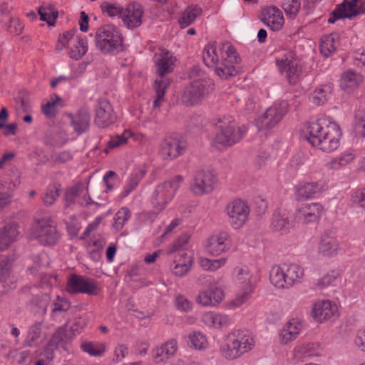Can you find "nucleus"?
<instances>
[{
    "label": "nucleus",
    "instance_id": "obj_41",
    "mask_svg": "<svg viewBox=\"0 0 365 365\" xmlns=\"http://www.w3.org/2000/svg\"><path fill=\"white\" fill-rule=\"evenodd\" d=\"M269 279L271 283L277 288H288L282 264L274 266L272 268L269 274Z\"/></svg>",
    "mask_w": 365,
    "mask_h": 365
},
{
    "label": "nucleus",
    "instance_id": "obj_50",
    "mask_svg": "<svg viewBox=\"0 0 365 365\" xmlns=\"http://www.w3.org/2000/svg\"><path fill=\"white\" fill-rule=\"evenodd\" d=\"M191 91H210L215 89V84L209 78H198L191 83Z\"/></svg>",
    "mask_w": 365,
    "mask_h": 365
},
{
    "label": "nucleus",
    "instance_id": "obj_17",
    "mask_svg": "<svg viewBox=\"0 0 365 365\" xmlns=\"http://www.w3.org/2000/svg\"><path fill=\"white\" fill-rule=\"evenodd\" d=\"M260 20L272 31H281L285 22L282 11L274 6L263 8L261 11Z\"/></svg>",
    "mask_w": 365,
    "mask_h": 365
},
{
    "label": "nucleus",
    "instance_id": "obj_30",
    "mask_svg": "<svg viewBox=\"0 0 365 365\" xmlns=\"http://www.w3.org/2000/svg\"><path fill=\"white\" fill-rule=\"evenodd\" d=\"M364 81L361 74L351 70L342 73L339 80V86L342 90H355Z\"/></svg>",
    "mask_w": 365,
    "mask_h": 365
},
{
    "label": "nucleus",
    "instance_id": "obj_22",
    "mask_svg": "<svg viewBox=\"0 0 365 365\" xmlns=\"http://www.w3.org/2000/svg\"><path fill=\"white\" fill-rule=\"evenodd\" d=\"M339 250V243L332 232L329 230L324 231L318 245L319 254L324 257H333L337 255Z\"/></svg>",
    "mask_w": 365,
    "mask_h": 365
},
{
    "label": "nucleus",
    "instance_id": "obj_11",
    "mask_svg": "<svg viewBox=\"0 0 365 365\" xmlns=\"http://www.w3.org/2000/svg\"><path fill=\"white\" fill-rule=\"evenodd\" d=\"M250 209L247 202L237 199L232 200L226 207L228 222L234 229L242 227L248 220Z\"/></svg>",
    "mask_w": 365,
    "mask_h": 365
},
{
    "label": "nucleus",
    "instance_id": "obj_19",
    "mask_svg": "<svg viewBox=\"0 0 365 365\" xmlns=\"http://www.w3.org/2000/svg\"><path fill=\"white\" fill-rule=\"evenodd\" d=\"M95 111V123L98 127L105 128L113 123V108L107 99H98L96 104Z\"/></svg>",
    "mask_w": 365,
    "mask_h": 365
},
{
    "label": "nucleus",
    "instance_id": "obj_16",
    "mask_svg": "<svg viewBox=\"0 0 365 365\" xmlns=\"http://www.w3.org/2000/svg\"><path fill=\"white\" fill-rule=\"evenodd\" d=\"M322 212L323 206L320 203H305L297 207L295 218L302 224L314 223L319 220Z\"/></svg>",
    "mask_w": 365,
    "mask_h": 365
},
{
    "label": "nucleus",
    "instance_id": "obj_6",
    "mask_svg": "<svg viewBox=\"0 0 365 365\" xmlns=\"http://www.w3.org/2000/svg\"><path fill=\"white\" fill-rule=\"evenodd\" d=\"M27 235L30 240H36L43 246L55 245L61 237L56 226L49 217L36 219L28 230Z\"/></svg>",
    "mask_w": 365,
    "mask_h": 365
},
{
    "label": "nucleus",
    "instance_id": "obj_26",
    "mask_svg": "<svg viewBox=\"0 0 365 365\" xmlns=\"http://www.w3.org/2000/svg\"><path fill=\"white\" fill-rule=\"evenodd\" d=\"M178 349V342L176 339H171L160 347H156L153 351V360L156 364H159L173 356Z\"/></svg>",
    "mask_w": 365,
    "mask_h": 365
},
{
    "label": "nucleus",
    "instance_id": "obj_7",
    "mask_svg": "<svg viewBox=\"0 0 365 365\" xmlns=\"http://www.w3.org/2000/svg\"><path fill=\"white\" fill-rule=\"evenodd\" d=\"M95 42L96 47L104 53L119 52L123 47V38L120 30L111 24L98 29Z\"/></svg>",
    "mask_w": 365,
    "mask_h": 365
},
{
    "label": "nucleus",
    "instance_id": "obj_47",
    "mask_svg": "<svg viewBox=\"0 0 365 365\" xmlns=\"http://www.w3.org/2000/svg\"><path fill=\"white\" fill-rule=\"evenodd\" d=\"M187 344L196 350H203L207 346V339L200 331H192L188 334Z\"/></svg>",
    "mask_w": 365,
    "mask_h": 365
},
{
    "label": "nucleus",
    "instance_id": "obj_55",
    "mask_svg": "<svg viewBox=\"0 0 365 365\" xmlns=\"http://www.w3.org/2000/svg\"><path fill=\"white\" fill-rule=\"evenodd\" d=\"M226 258L218 259H210L207 258H201L200 259V266L207 271H215L224 266L226 263Z\"/></svg>",
    "mask_w": 365,
    "mask_h": 365
},
{
    "label": "nucleus",
    "instance_id": "obj_63",
    "mask_svg": "<svg viewBox=\"0 0 365 365\" xmlns=\"http://www.w3.org/2000/svg\"><path fill=\"white\" fill-rule=\"evenodd\" d=\"M71 159L72 155L68 151L55 153L51 155V161L55 165L65 163Z\"/></svg>",
    "mask_w": 365,
    "mask_h": 365
},
{
    "label": "nucleus",
    "instance_id": "obj_28",
    "mask_svg": "<svg viewBox=\"0 0 365 365\" xmlns=\"http://www.w3.org/2000/svg\"><path fill=\"white\" fill-rule=\"evenodd\" d=\"M202 321L205 325L217 329L227 328L231 324V319L228 315L213 312L205 314Z\"/></svg>",
    "mask_w": 365,
    "mask_h": 365
},
{
    "label": "nucleus",
    "instance_id": "obj_32",
    "mask_svg": "<svg viewBox=\"0 0 365 365\" xmlns=\"http://www.w3.org/2000/svg\"><path fill=\"white\" fill-rule=\"evenodd\" d=\"M64 106V101L60 96L55 95L54 97L41 105V112L46 118L52 119L56 116Z\"/></svg>",
    "mask_w": 365,
    "mask_h": 365
},
{
    "label": "nucleus",
    "instance_id": "obj_49",
    "mask_svg": "<svg viewBox=\"0 0 365 365\" xmlns=\"http://www.w3.org/2000/svg\"><path fill=\"white\" fill-rule=\"evenodd\" d=\"M71 338H73V336L68 330L67 325H63L56 330L49 341L58 346L62 343L67 342Z\"/></svg>",
    "mask_w": 365,
    "mask_h": 365
},
{
    "label": "nucleus",
    "instance_id": "obj_10",
    "mask_svg": "<svg viewBox=\"0 0 365 365\" xmlns=\"http://www.w3.org/2000/svg\"><path fill=\"white\" fill-rule=\"evenodd\" d=\"M277 64L279 71L285 73L290 84H296L299 81L302 68L292 51L285 52L280 58L277 59Z\"/></svg>",
    "mask_w": 365,
    "mask_h": 365
},
{
    "label": "nucleus",
    "instance_id": "obj_1",
    "mask_svg": "<svg viewBox=\"0 0 365 365\" xmlns=\"http://www.w3.org/2000/svg\"><path fill=\"white\" fill-rule=\"evenodd\" d=\"M204 63L215 69V73L221 78H227L235 75L240 58L230 42H225L217 47L216 43H209L202 51Z\"/></svg>",
    "mask_w": 365,
    "mask_h": 365
},
{
    "label": "nucleus",
    "instance_id": "obj_61",
    "mask_svg": "<svg viewBox=\"0 0 365 365\" xmlns=\"http://www.w3.org/2000/svg\"><path fill=\"white\" fill-rule=\"evenodd\" d=\"M24 27L23 23L19 19L11 17L6 30L11 34L19 35L22 33Z\"/></svg>",
    "mask_w": 365,
    "mask_h": 365
},
{
    "label": "nucleus",
    "instance_id": "obj_51",
    "mask_svg": "<svg viewBox=\"0 0 365 365\" xmlns=\"http://www.w3.org/2000/svg\"><path fill=\"white\" fill-rule=\"evenodd\" d=\"M130 211L128 208L121 207L115 215L113 226L116 230H121L130 217Z\"/></svg>",
    "mask_w": 365,
    "mask_h": 365
},
{
    "label": "nucleus",
    "instance_id": "obj_42",
    "mask_svg": "<svg viewBox=\"0 0 365 365\" xmlns=\"http://www.w3.org/2000/svg\"><path fill=\"white\" fill-rule=\"evenodd\" d=\"M88 49L86 39L77 37L76 42L69 47L67 54L71 59L79 60L86 53Z\"/></svg>",
    "mask_w": 365,
    "mask_h": 365
},
{
    "label": "nucleus",
    "instance_id": "obj_23",
    "mask_svg": "<svg viewBox=\"0 0 365 365\" xmlns=\"http://www.w3.org/2000/svg\"><path fill=\"white\" fill-rule=\"evenodd\" d=\"M337 312L336 304L330 300H319L314 304L312 308L313 317L319 322L330 319Z\"/></svg>",
    "mask_w": 365,
    "mask_h": 365
},
{
    "label": "nucleus",
    "instance_id": "obj_20",
    "mask_svg": "<svg viewBox=\"0 0 365 365\" xmlns=\"http://www.w3.org/2000/svg\"><path fill=\"white\" fill-rule=\"evenodd\" d=\"M143 9L138 3H132L123 10L121 19L125 27L129 29L138 27L142 24Z\"/></svg>",
    "mask_w": 365,
    "mask_h": 365
},
{
    "label": "nucleus",
    "instance_id": "obj_45",
    "mask_svg": "<svg viewBox=\"0 0 365 365\" xmlns=\"http://www.w3.org/2000/svg\"><path fill=\"white\" fill-rule=\"evenodd\" d=\"M271 228L275 232H287L289 229V221L287 214L275 212L272 217Z\"/></svg>",
    "mask_w": 365,
    "mask_h": 365
},
{
    "label": "nucleus",
    "instance_id": "obj_15",
    "mask_svg": "<svg viewBox=\"0 0 365 365\" xmlns=\"http://www.w3.org/2000/svg\"><path fill=\"white\" fill-rule=\"evenodd\" d=\"M326 189L327 185L322 180L309 182H301L294 187V197L297 201L308 200L314 198Z\"/></svg>",
    "mask_w": 365,
    "mask_h": 365
},
{
    "label": "nucleus",
    "instance_id": "obj_29",
    "mask_svg": "<svg viewBox=\"0 0 365 365\" xmlns=\"http://www.w3.org/2000/svg\"><path fill=\"white\" fill-rule=\"evenodd\" d=\"M19 234L18 225L16 223L5 225L0 230V250L6 249L11 242L16 241Z\"/></svg>",
    "mask_w": 365,
    "mask_h": 365
},
{
    "label": "nucleus",
    "instance_id": "obj_24",
    "mask_svg": "<svg viewBox=\"0 0 365 365\" xmlns=\"http://www.w3.org/2000/svg\"><path fill=\"white\" fill-rule=\"evenodd\" d=\"M304 328V323L299 319L292 318L289 320L280 331V341L283 344H288L295 340Z\"/></svg>",
    "mask_w": 365,
    "mask_h": 365
},
{
    "label": "nucleus",
    "instance_id": "obj_40",
    "mask_svg": "<svg viewBox=\"0 0 365 365\" xmlns=\"http://www.w3.org/2000/svg\"><path fill=\"white\" fill-rule=\"evenodd\" d=\"M43 327V322H35L31 324L29 327L27 336L23 342V346L26 347L34 346L41 336Z\"/></svg>",
    "mask_w": 365,
    "mask_h": 365
},
{
    "label": "nucleus",
    "instance_id": "obj_34",
    "mask_svg": "<svg viewBox=\"0 0 365 365\" xmlns=\"http://www.w3.org/2000/svg\"><path fill=\"white\" fill-rule=\"evenodd\" d=\"M234 274L235 283L240 289H247L248 287L255 289V281L247 267H236Z\"/></svg>",
    "mask_w": 365,
    "mask_h": 365
},
{
    "label": "nucleus",
    "instance_id": "obj_35",
    "mask_svg": "<svg viewBox=\"0 0 365 365\" xmlns=\"http://www.w3.org/2000/svg\"><path fill=\"white\" fill-rule=\"evenodd\" d=\"M207 93H174L173 98L176 103L186 106H194L202 102Z\"/></svg>",
    "mask_w": 365,
    "mask_h": 365
},
{
    "label": "nucleus",
    "instance_id": "obj_3",
    "mask_svg": "<svg viewBox=\"0 0 365 365\" xmlns=\"http://www.w3.org/2000/svg\"><path fill=\"white\" fill-rule=\"evenodd\" d=\"M255 346V339L248 330H233L225 336L220 353L223 358L232 361L250 352Z\"/></svg>",
    "mask_w": 365,
    "mask_h": 365
},
{
    "label": "nucleus",
    "instance_id": "obj_62",
    "mask_svg": "<svg viewBox=\"0 0 365 365\" xmlns=\"http://www.w3.org/2000/svg\"><path fill=\"white\" fill-rule=\"evenodd\" d=\"M58 196V189L55 185L50 186L43 197V201L46 206H50L53 204Z\"/></svg>",
    "mask_w": 365,
    "mask_h": 365
},
{
    "label": "nucleus",
    "instance_id": "obj_12",
    "mask_svg": "<svg viewBox=\"0 0 365 365\" xmlns=\"http://www.w3.org/2000/svg\"><path fill=\"white\" fill-rule=\"evenodd\" d=\"M365 13V0H349L338 5L332 11V16L328 22L334 23L339 19H351L354 16Z\"/></svg>",
    "mask_w": 365,
    "mask_h": 365
},
{
    "label": "nucleus",
    "instance_id": "obj_5",
    "mask_svg": "<svg viewBox=\"0 0 365 365\" xmlns=\"http://www.w3.org/2000/svg\"><path fill=\"white\" fill-rule=\"evenodd\" d=\"M182 180V176L176 175L156 185L150 197V203L155 211L149 212L154 218L173 200Z\"/></svg>",
    "mask_w": 365,
    "mask_h": 365
},
{
    "label": "nucleus",
    "instance_id": "obj_44",
    "mask_svg": "<svg viewBox=\"0 0 365 365\" xmlns=\"http://www.w3.org/2000/svg\"><path fill=\"white\" fill-rule=\"evenodd\" d=\"M76 30H70L60 34L56 44V50L58 52H61L62 50L66 48L68 51L69 47L76 42V39L77 38V37H76Z\"/></svg>",
    "mask_w": 365,
    "mask_h": 365
},
{
    "label": "nucleus",
    "instance_id": "obj_58",
    "mask_svg": "<svg viewBox=\"0 0 365 365\" xmlns=\"http://www.w3.org/2000/svg\"><path fill=\"white\" fill-rule=\"evenodd\" d=\"M140 178L136 173H133L129 177L123 190L120 194L122 197H127L132 191H133L138 185Z\"/></svg>",
    "mask_w": 365,
    "mask_h": 365
},
{
    "label": "nucleus",
    "instance_id": "obj_33",
    "mask_svg": "<svg viewBox=\"0 0 365 365\" xmlns=\"http://www.w3.org/2000/svg\"><path fill=\"white\" fill-rule=\"evenodd\" d=\"M288 288L301 282L304 277V269L297 264H282Z\"/></svg>",
    "mask_w": 365,
    "mask_h": 365
},
{
    "label": "nucleus",
    "instance_id": "obj_53",
    "mask_svg": "<svg viewBox=\"0 0 365 365\" xmlns=\"http://www.w3.org/2000/svg\"><path fill=\"white\" fill-rule=\"evenodd\" d=\"M339 276V272L337 270H332L319 279L316 282V286L319 289H323L328 286L334 285Z\"/></svg>",
    "mask_w": 365,
    "mask_h": 365
},
{
    "label": "nucleus",
    "instance_id": "obj_8",
    "mask_svg": "<svg viewBox=\"0 0 365 365\" xmlns=\"http://www.w3.org/2000/svg\"><path fill=\"white\" fill-rule=\"evenodd\" d=\"M288 103L285 101L274 102L255 121L259 130L270 131L277 127L288 112Z\"/></svg>",
    "mask_w": 365,
    "mask_h": 365
},
{
    "label": "nucleus",
    "instance_id": "obj_27",
    "mask_svg": "<svg viewBox=\"0 0 365 365\" xmlns=\"http://www.w3.org/2000/svg\"><path fill=\"white\" fill-rule=\"evenodd\" d=\"M19 184L20 180H17L9 182L0 181V210L11 203Z\"/></svg>",
    "mask_w": 365,
    "mask_h": 365
},
{
    "label": "nucleus",
    "instance_id": "obj_13",
    "mask_svg": "<svg viewBox=\"0 0 365 365\" xmlns=\"http://www.w3.org/2000/svg\"><path fill=\"white\" fill-rule=\"evenodd\" d=\"M66 289L70 294L83 293L94 295L97 294L98 285L94 279L72 274L68 277Z\"/></svg>",
    "mask_w": 365,
    "mask_h": 365
},
{
    "label": "nucleus",
    "instance_id": "obj_38",
    "mask_svg": "<svg viewBox=\"0 0 365 365\" xmlns=\"http://www.w3.org/2000/svg\"><path fill=\"white\" fill-rule=\"evenodd\" d=\"M202 14V9L197 5L187 6L179 19V24L185 28L192 24Z\"/></svg>",
    "mask_w": 365,
    "mask_h": 365
},
{
    "label": "nucleus",
    "instance_id": "obj_60",
    "mask_svg": "<svg viewBox=\"0 0 365 365\" xmlns=\"http://www.w3.org/2000/svg\"><path fill=\"white\" fill-rule=\"evenodd\" d=\"M354 125L357 133L365 137V111L358 110L354 114Z\"/></svg>",
    "mask_w": 365,
    "mask_h": 365
},
{
    "label": "nucleus",
    "instance_id": "obj_25",
    "mask_svg": "<svg viewBox=\"0 0 365 365\" xmlns=\"http://www.w3.org/2000/svg\"><path fill=\"white\" fill-rule=\"evenodd\" d=\"M192 258L185 251H180L174 255L170 266L172 273L177 277H184L191 269Z\"/></svg>",
    "mask_w": 365,
    "mask_h": 365
},
{
    "label": "nucleus",
    "instance_id": "obj_39",
    "mask_svg": "<svg viewBox=\"0 0 365 365\" xmlns=\"http://www.w3.org/2000/svg\"><path fill=\"white\" fill-rule=\"evenodd\" d=\"M355 158L356 153L354 151L348 150L341 153L339 156L332 158L327 163V166L330 169L339 170L353 162Z\"/></svg>",
    "mask_w": 365,
    "mask_h": 365
},
{
    "label": "nucleus",
    "instance_id": "obj_56",
    "mask_svg": "<svg viewBox=\"0 0 365 365\" xmlns=\"http://www.w3.org/2000/svg\"><path fill=\"white\" fill-rule=\"evenodd\" d=\"M15 108L18 111L29 113L31 109V101L28 96L19 94L14 97Z\"/></svg>",
    "mask_w": 365,
    "mask_h": 365
},
{
    "label": "nucleus",
    "instance_id": "obj_57",
    "mask_svg": "<svg viewBox=\"0 0 365 365\" xmlns=\"http://www.w3.org/2000/svg\"><path fill=\"white\" fill-rule=\"evenodd\" d=\"M220 279L217 281L210 282L208 284V289L211 294L212 302L216 306L218 304L224 297L223 290L218 286Z\"/></svg>",
    "mask_w": 365,
    "mask_h": 365
},
{
    "label": "nucleus",
    "instance_id": "obj_48",
    "mask_svg": "<svg viewBox=\"0 0 365 365\" xmlns=\"http://www.w3.org/2000/svg\"><path fill=\"white\" fill-rule=\"evenodd\" d=\"M38 13L40 16V19L46 21L49 26H54L58 16V12L50 5L40 6Z\"/></svg>",
    "mask_w": 365,
    "mask_h": 365
},
{
    "label": "nucleus",
    "instance_id": "obj_46",
    "mask_svg": "<svg viewBox=\"0 0 365 365\" xmlns=\"http://www.w3.org/2000/svg\"><path fill=\"white\" fill-rule=\"evenodd\" d=\"M81 349L91 356H101L106 351V344L102 342L84 341L80 345Z\"/></svg>",
    "mask_w": 365,
    "mask_h": 365
},
{
    "label": "nucleus",
    "instance_id": "obj_14",
    "mask_svg": "<svg viewBox=\"0 0 365 365\" xmlns=\"http://www.w3.org/2000/svg\"><path fill=\"white\" fill-rule=\"evenodd\" d=\"M187 148L186 140L175 135L165 137L160 143V154L164 159L173 160L182 155Z\"/></svg>",
    "mask_w": 365,
    "mask_h": 365
},
{
    "label": "nucleus",
    "instance_id": "obj_43",
    "mask_svg": "<svg viewBox=\"0 0 365 365\" xmlns=\"http://www.w3.org/2000/svg\"><path fill=\"white\" fill-rule=\"evenodd\" d=\"M131 135L130 130H125L121 134H116L110 138L107 142L105 152L109 153L110 150L120 148L127 144Z\"/></svg>",
    "mask_w": 365,
    "mask_h": 365
},
{
    "label": "nucleus",
    "instance_id": "obj_36",
    "mask_svg": "<svg viewBox=\"0 0 365 365\" xmlns=\"http://www.w3.org/2000/svg\"><path fill=\"white\" fill-rule=\"evenodd\" d=\"M339 36L336 33H332L330 34L322 36L320 43V51L321 53L328 57L331 55L339 46Z\"/></svg>",
    "mask_w": 365,
    "mask_h": 365
},
{
    "label": "nucleus",
    "instance_id": "obj_4",
    "mask_svg": "<svg viewBox=\"0 0 365 365\" xmlns=\"http://www.w3.org/2000/svg\"><path fill=\"white\" fill-rule=\"evenodd\" d=\"M216 130L213 145L216 148H228L239 143L245 135V127H238L232 116L218 117L212 120Z\"/></svg>",
    "mask_w": 365,
    "mask_h": 365
},
{
    "label": "nucleus",
    "instance_id": "obj_21",
    "mask_svg": "<svg viewBox=\"0 0 365 365\" xmlns=\"http://www.w3.org/2000/svg\"><path fill=\"white\" fill-rule=\"evenodd\" d=\"M231 240L227 232H220L211 236L207 245V250L212 255L217 256L230 248Z\"/></svg>",
    "mask_w": 365,
    "mask_h": 365
},
{
    "label": "nucleus",
    "instance_id": "obj_2",
    "mask_svg": "<svg viewBox=\"0 0 365 365\" xmlns=\"http://www.w3.org/2000/svg\"><path fill=\"white\" fill-rule=\"evenodd\" d=\"M307 141L314 147L325 153H331L338 148L341 131L336 123L325 118L308 122L305 127Z\"/></svg>",
    "mask_w": 365,
    "mask_h": 365
},
{
    "label": "nucleus",
    "instance_id": "obj_31",
    "mask_svg": "<svg viewBox=\"0 0 365 365\" xmlns=\"http://www.w3.org/2000/svg\"><path fill=\"white\" fill-rule=\"evenodd\" d=\"M69 117L71 120V125L78 134H82L88 130L90 115L86 109H81L75 115L70 114Z\"/></svg>",
    "mask_w": 365,
    "mask_h": 365
},
{
    "label": "nucleus",
    "instance_id": "obj_54",
    "mask_svg": "<svg viewBox=\"0 0 365 365\" xmlns=\"http://www.w3.org/2000/svg\"><path fill=\"white\" fill-rule=\"evenodd\" d=\"M241 289L240 292L237 294L235 299H233L230 302V304L234 308L240 307L242 304L246 303L249 300L252 293L254 291V289H252V288L250 287H248L247 289Z\"/></svg>",
    "mask_w": 365,
    "mask_h": 365
},
{
    "label": "nucleus",
    "instance_id": "obj_59",
    "mask_svg": "<svg viewBox=\"0 0 365 365\" xmlns=\"http://www.w3.org/2000/svg\"><path fill=\"white\" fill-rule=\"evenodd\" d=\"M101 8L104 14H106L108 16L111 17L118 15L121 16L123 10L119 4H111L106 1L103 2L101 5Z\"/></svg>",
    "mask_w": 365,
    "mask_h": 365
},
{
    "label": "nucleus",
    "instance_id": "obj_52",
    "mask_svg": "<svg viewBox=\"0 0 365 365\" xmlns=\"http://www.w3.org/2000/svg\"><path fill=\"white\" fill-rule=\"evenodd\" d=\"M282 6L287 16L294 19L298 14L301 4L298 0H283Z\"/></svg>",
    "mask_w": 365,
    "mask_h": 365
},
{
    "label": "nucleus",
    "instance_id": "obj_64",
    "mask_svg": "<svg viewBox=\"0 0 365 365\" xmlns=\"http://www.w3.org/2000/svg\"><path fill=\"white\" fill-rule=\"evenodd\" d=\"M166 75H161L157 76L153 83V88L155 91H165L170 84V78L165 76Z\"/></svg>",
    "mask_w": 365,
    "mask_h": 365
},
{
    "label": "nucleus",
    "instance_id": "obj_9",
    "mask_svg": "<svg viewBox=\"0 0 365 365\" xmlns=\"http://www.w3.org/2000/svg\"><path fill=\"white\" fill-rule=\"evenodd\" d=\"M216 174L210 169L197 170L190 182V190L197 195H203L212 192L217 187Z\"/></svg>",
    "mask_w": 365,
    "mask_h": 365
},
{
    "label": "nucleus",
    "instance_id": "obj_37",
    "mask_svg": "<svg viewBox=\"0 0 365 365\" xmlns=\"http://www.w3.org/2000/svg\"><path fill=\"white\" fill-rule=\"evenodd\" d=\"M70 308L71 303L68 299L57 296L51 304V319L55 321L58 320Z\"/></svg>",
    "mask_w": 365,
    "mask_h": 365
},
{
    "label": "nucleus",
    "instance_id": "obj_18",
    "mask_svg": "<svg viewBox=\"0 0 365 365\" xmlns=\"http://www.w3.org/2000/svg\"><path fill=\"white\" fill-rule=\"evenodd\" d=\"M177 58L172 52L166 49H160L153 56L156 74L161 76L172 73Z\"/></svg>",
    "mask_w": 365,
    "mask_h": 365
}]
</instances>
